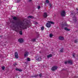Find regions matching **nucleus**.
I'll list each match as a JSON object with an SVG mask.
<instances>
[{
	"instance_id": "nucleus-1",
	"label": "nucleus",
	"mask_w": 78,
	"mask_h": 78,
	"mask_svg": "<svg viewBox=\"0 0 78 78\" xmlns=\"http://www.w3.org/2000/svg\"><path fill=\"white\" fill-rule=\"evenodd\" d=\"M17 25L19 26L21 28H23V29H26L27 27H28L29 24L27 22L26 23H23L22 21H19L17 22L16 23Z\"/></svg>"
},
{
	"instance_id": "nucleus-2",
	"label": "nucleus",
	"mask_w": 78,
	"mask_h": 78,
	"mask_svg": "<svg viewBox=\"0 0 78 78\" xmlns=\"http://www.w3.org/2000/svg\"><path fill=\"white\" fill-rule=\"evenodd\" d=\"M61 15L62 17H65L66 16V12L64 10H63L61 12Z\"/></svg>"
},
{
	"instance_id": "nucleus-3",
	"label": "nucleus",
	"mask_w": 78,
	"mask_h": 78,
	"mask_svg": "<svg viewBox=\"0 0 78 78\" xmlns=\"http://www.w3.org/2000/svg\"><path fill=\"white\" fill-rule=\"evenodd\" d=\"M58 69V67L56 66H54L51 68L52 71H55Z\"/></svg>"
},
{
	"instance_id": "nucleus-4",
	"label": "nucleus",
	"mask_w": 78,
	"mask_h": 78,
	"mask_svg": "<svg viewBox=\"0 0 78 78\" xmlns=\"http://www.w3.org/2000/svg\"><path fill=\"white\" fill-rule=\"evenodd\" d=\"M15 58H19V55H18V53L17 52H15Z\"/></svg>"
},
{
	"instance_id": "nucleus-5",
	"label": "nucleus",
	"mask_w": 78,
	"mask_h": 78,
	"mask_svg": "<svg viewBox=\"0 0 78 78\" xmlns=\"http://www.w3.org/2000/svg\"><path fill=\"white\" fill-rule=\"evenodd\" d=\"M46 25L48 28H50L51 27V24L48 23L46 24Z\"/></svg>"
},
{
	"instance_id": "nucleus-6",
	"label": "nucleus",
	"mask_w": 78,
	"mask_h": 78,
	"mask_svg": "<svg viewBox=\"0 0 78 78\" xmlns=\"http://www.w3.org/2000/svg\"><path fill=\"white\" fill-rule=\"evenodd\" d=\"M73 21L75 22H76L77 21V19H76V17H75V15H74V17L73 18Z\"/></svg>"
},
{
	"instance_id": "nucleus-7",
	"label": "nucleus",
	"mask_w": 78,
	"mask_h": 78,
	"mask_svg": "<svg viewBox=\"0 0 78 78\" xmlns=\"http://www.w3.org/2000/svg\"><path fill=\"white\" fill-rule=\"evenodd\" d=\"M47 16H48L47 13H46V12L44 13L43 15L44 17V18H47Z\"/></svg>"
},
{
	"instance_id": "nucleus-8",
	"label": "nucleus",
	"mask_w": 78,
	"mask_h": 78,
	"mask_svg": "<svg viewBox=\"0 0 78 78\" xmlns=\"http://www.w3.org/2000/svg\"><path fill=\"white\" fill-rule=\"evenodd\" d=\"M58 39H59V40H61V41H63L64 40V37L62 36H60L59 37Z\"/></svg>"
},
{
	"instance_id": "nucleus-9",
	"label": "nucleus",
	"mask_w": 78,
	"mask_h": 78,
	"mask_svg": "<svg viewBox=\"0 0 78 78\" xmlns=\"http://www.w3.org/2000/svg\"><path fill=\"white\" fill-rule=\"evenodd\" d=\"M29 54V52H25L24 53V57H27V56H28Z\"/></svg>"
},
{
	"instance_id": "nucleus-10",
	"label": "nucleus",
	"mask_w": 78,
	"mask_h": 78,
	"mask_svg": "<svg viewBox=\"0 0 78 78\" xmlns=\"http://www.w3.org/2000/svg\"><path fill=\"white\" fill-rule=\"evenodd\" d=\"M18 41L20 43H22L23 42V40L22 38H20L18 40Z\"/></svg>"
},
{
	"instance_id": "nucleus-11",
	"label": "nucleus",
	"mask_w": 78,
	"mask_h": 78,
	"mask_svg": "<svg viewBox=\"0 0 78 78\" xmlns=\"http://www.w3.org/2000/svg\"><path fill=\"white\" fill-rule=\"evenodd\" d=\"M36 60H37V61H42V58H41V57H39L37 58L36 59Z\"/></svg>"
},
{
	"instance_id": "nucleus-12",
	"label": "nucleus",
	"mask_w": 78,
	"mask_h": 78,
	"mask_svg": "<svg viewBox=\"0 0 78 78\" xmlns=\"http://www.w3.org/2000/svg\"><path fill=\"white\" fill-rule=\"evenodd\" d=\"M68 63H69V64H72V61L71 60H69L68 61Z\"/></svg>"
},
{
	"instance_id": "nucleus-13",
	"label": "nucleus",
	"mask_w": 78,
	"mask_h": 78,
	"mask_svg": "<svg viewBox=\"0 0 78 78\" xmlns=\"http://www.w3.org/2000/svg\"><path fill=\"white\" fill-rule=\"evenodd\" d=\"M48 23H50L51 24H52L53 25L55 24V23L52 21H48Z\"/></svg>"
},
{
	"instance_id": "nucleus-14",
	"label": "nucleus",
	"mask_w": 78,
	"mask_h": 78,
	"mask_svg": "<svg viewBox=\"0 0 78 78\" xmlns=\"http://www.w3.org/2000/svg\"><path fill=\"white\" fill-rule=\"evenodd\" d=\"M51 57H52V55L51 54H50L47 55V58H51Z\"/></svg>"
},
{
	"instance_id": "nucleus-15",
	"label": "nucleus",
	"mask_w": 78,
	"mask_h": 78,
	"mask_svg": "<svg viewBox=\"0 0 78 78\" xmlns=\"http://www.w3.org/2000/svg\"><path fill=\"white\" fill-rule=\"evenodd\" d=\"M13 20H17V17L16 16L13 17Z\"/></svg>"
},
{
	"instance_id": "nucleus-16",
	"label": "nucleus",
	"mask_w": 78,
	"mask_h": 78,
	"mask_svg": "<svg viewBox=\"0 0 78 78\" xmlns=\"http://www.w3.org/2000/svg\"><path fill=\"white\" fill-rule=\"evenodd\" d=\"M28 18H30V19H33V18H34V17H33V16H28Z\"/></svg>"
},
{
	"instance_id": "nucleus-17",
	"label": "nucleus",
	"mask_w": 78,
	"mask_h": 78,
	"mask_svg": "<svg viewBox=\"0 0 78 78\" xmlns=\"http://www.w3.org/2000/svg\"><path fill=\"white\" fill-rule=\"evenodd\" d=\"M64 29L66 31H70V30L69 29L67 28V27H65Z\"/></svg>"
},
{
	"instance_id": "nucleus-18",
	"label": "nucleus",
	"mask_w": 78,
	"mask_h": 78,
	"mask_svg": "<svg viewBox=\"0 0 78 78\" xmlns=\"http://www.w3.org/2000/svg\"><path fill=\"white\" fill-rule=\"evenodd\" d=\"M53 34H50V37H53Z\"/></svg>"
},
{
	"instance_id": "nucleus-19",
	"label": "nucleus",
	"mask_w": 78,
	"mask_h": 78,
	"mask_svg": "<svg viewBox=\"0 0 78 78\" xmlns=\"http://www.w3.org/2000/svg\"><path fill=\"white\" fill-rule=\"evenodd\" d=\"M27 60L28 61H31V59H30V58H27Z\"/></svg>"
},
{
	"instance_id": "nucleus-20",
	"label": "nucleus",
	"mask_w": 78,
	"mask_h": 78,
	"mask_svg": "<svg viewBox=\"0 0 78 78\" xmlns=\"http://www.w3.org/2000/svg\"><path fill=\"white\" fill-rule=\"evenodd\" d=\"M41 30H42V31L44 30V26H43L42 27H41Z\"/></svg>"
},
{
	"instance_id": "nucleus-21",
	"label": "nucleus",
	"mask_w": 78,
	"mask_h": 78,
	"mask_svg": "<svg viewBox=\"0 0 78 78\" xmlns=\"http://www.w3.org/2000/svg\"><path fill=\"white\" fill-rule=\"evenodd\" d=\"M35 41H36V39L35 38L33 39L32 40V42H34Z\"/></svg>"
},
{
	"instance_id": "nucleus-22",
	"label": "nucleus",
	"mask_w": 78,
	"mask_h": 78,
	"mask_svg": "<svg viewBox=\"0 0 78 78\" xmlns=\"http://www.w3.org/2000/svg\"><path fill=\"white\" fill-rule=\"evenodd\" d=\"M63 50H64V49H63V48H62V49L60 50V52L61 53L62 52H63Z\"/></svg>"
},
{
	"instance_id": "nucleus-23",
	"label": "nucleus",
	"mask_w": 78,
	"mask_h": 78,
	"mask_svg": "<svg viewBox=\"0 0 78 78\" xmlns=\"http://www.w3.org/2000/svg\"><path fill=\"white\" fill-rule=\"evenodd\" d=\"M19 33L20 35H22V31H20Z\"/></svg>"
},
{
	"instance_id": "nucleus-24",
	"label": "nucleus",
	"mask_w": 78,
	"mask_h": 78,
	"mask_svg": "<svg viewBox=\"0 0 78 78\" xmlns=\"http://www.w3.org/2000/svg\"><path fill=\"white\" fill-rule=\"evenodd\" d=\"M75 43H77L78 42V39H76L75 40Z\"/></svg>"
},
{
	"instance_id": "nucleus-25",
	"label": "nucleus",
	"mask_w": 78,
	"mask_h": 78,
	"mask_svg": "<svg viewBox=\"0 0 78 78\" xmlns=\"http://www.w3.org/2000/svg\"><path fill=\"white\" fill-rule=\"evenodd\" d=\"M46 2L47 3H49V1L48 0H46Z\"/></svg>"
},
{
	"instance_id": "nucleus-26",
	"label": "nucleus",
	"mask_w": 78,
	"mask_h": 78,
	"mask_svg": "<svg viewBox=\"0 0 78 78\" xmlns=\"http://www.w3.org/2000/svg\"><path fill=\"white\" fill-rule=\"evenodd\" d=\"M5 66H2V70H5Z\"/></svg>"
},
{
	"instance_id": "nucleus-27",
	"label": "nucleus",
	"mask_w": 78,
	"mask_h": 78,
	"mask_svg": "<svg viewBox=\"0 0 78 78\" xmlns=\"http://www.w3.org/2000/svg\"><path fill=\"white\" fill-rule=\"evenodd\" d=\"M67 63H68V61H66L65 62V64H67Z\"/></svg>"
},
{
	"instance_id": "nucleus-28",
	"label": "nucleus",
	"mask_w": 78,
	"mask_h": 78,
	"mask_svg": "<svg viewBox=\"0 0 78 78\" xmlns=\"http://www.w3.org/2000/svg\"><path fill=\"white\" fill-rule=\"evenodd\" d=\"M20 2V0H17V3H19Z\"/></svg>"
},
{
	"instance_id": "nucleus-29",
	"label": "nucleus",
	"mask_w": 78,
	"mask_h": 78,
	"mask_svg": "<svg viewBox=\"0 0 78 78\" xmlns=\"http://www.w3.org/2000/svg\"><path fill=\"white\" fill-rule=\"evenodd\" d=\"M38 9H40V8H41V6H38Z\"/></svg>"
},
{
	"instance_id": "nucleus-30",
	"label": "nucleus",
	"mask_w": 78,
	"mask_h": 78,
	"mask_svg": "<svg viewBox=\"0 0 78 78\" xmlns=\"http://www.w3.org/2000/svg\"><path fill=\"white\" fill-rule=\"evenodd\" d=\"M42 74L41 73H40L39 75V76L40 77H41V76H42Z\"/></svg>"
},
{
	"instance_id": "nucleus-31",
	"label": "nucleus",
	"mask_w": 78,
	"mask_h": 78,
	"mask_svg": "<svg viewBox=\"0 0 78 78\" xmlns=\"http://www.w3.org/2000/svg\"><path fill=\"white\" fill-rule=\"evenodd\" d=\"M14 66H16L17 65V63H15L13 64Z\"/></svg>"
},
{
	"instance_id": "nucleus-32",
	"label": "nucleus",
	"mask_w": 78,
	"mask_h": 78,
	"mask_svg": "<svg viewBox=\"0 0 78 78\" xmlns=\"http://www.w3.org/2000/svg\"><path fill=\"white\" fill-rule=\"evenodd\" d=\"M18 71H19V72H22V70L21 69H18Z\"/></svg>"
},
{
	"instance_id": "nucleus-33",
	"label": "nucleus",
	"mask_w": 78,
	"mask_h": 78,
	"mask_svg": "<svg viewBox=\"0 0 78 78\" xmlns=\"http://www.w3.org/2000/svg\"><path fill=\"white\" fill-rule=\"evenodd\" d=\"M12 23H14V20L12 21Z\"/></svg>"
},
{
	"instance_id": "nucleus-34",
	"label": "nucleus",
	"mask_w": 78,
	"mask_h": 78,
	"mask_svg": "<svg viewBox=\"0 0 78 78\" xmlns=\"http://www.w3.org/2000/svg\"><path fill=\"white\" fill-rule=\"evenodd\" d=\"M19 69H18V68H16V70L17 71H19Z\"/></svg>"
},
{
	"instance_id": "nucleus-35",
	"label": "nucleus",
	"mask_w": 78,
	"mask_h": 78,
	"mask_svg": "<svg viewBox=\"0 0 78 78\" xmlns=\"http://www.w3.org/2000/svg\"><path fill=\"white\" fill-rule=\"evenodd\" d=\"M34 76H35V77H37V76H38V75H35Z\"/></svg>"
},
{
	"instance_id": "nucleus-36",
	"label": "nucleus",
	"mask_w": 78,
	"mask_h": 78,
	"mask_svg": "<svg viewBox=\"0 0 78 78\" xmlns=\"http://www.w3.org/2000/svg\"><path fill=\"white\" fill-rule=\"evenodd\" d=\"M73 58H75V54H73Z\"/></svg>"
},
{
	"instance_id": "nucleus-37",
	"label": "nucleus",
	"mask_w": 78,
	"mask_h": 78,
	"mask_svg": "<svg viewBox=\"0 0 78 78\" xmlns=\"http://www.w3.org/2000/svg\"><path fill=\"white\" fill-rule=\"evenodd\" d=\"M49 5L50 6V7H51V4H49Z\"/></svg>"
},
{
	"instance_id": "nucleus-38",
	"label": "nucleus",
	"mask_w": 78,
	"mask_h": 78,
	"mask_svg": "<svg viewBox=\"0 0 78 78\" xmlns=\"http://www.w3.org/2000/svg\"><path fill=\"white\" fill-rule=\"evenodd\" d=\"M35 24H37V22H35Z\"/></svg>"
},
{
	"instance_id": "nucleus-39",
	"label": "nucleus",
	"mask_w": 78,
	"mask_h": 78,
	"mask_svg": "<svg viewBox=\"0 0 78 78\" xmlns=\"http://www.w3.org/2000/svg\"><path fill=\"white\" fill-rule=\"evenodd\" d=\"M31 77H35V76H31Z\"/></svg>"
},
{
	"instance_id": "nucleus-40",
	"label": "nucleus",
	"mask_w": 78,
	"mask_h": 78,
	"mask_svg": "<svg viewBox=\"0 0 78 78\" xmlns=\"http://www.w3.org/2000/svg\"><path fill=\"white\" fill-rule=\"evenodd\" d=\"M73 13H71V15H73Z\"/></svg>"
},
{
	"instance_id": "nucleus-41",
	"label": "nucleus",
	"mask_w": 78,
	"mask_h": 78,
	"mask_svg": "<svg viewBox=\"0 0 78 78\" xmlns=\"http://www.w3.org/2000/svg\"><path fill=\"white\" fill-rule=\"evenodd\" d=\"M29 2H31V0H29Z\"/></svg>"
},
{
	"instance_id": "nucleus-42",
	"label": "nucleus",
	"mask_w": 78,
	"mask_h": 78,
	"mask_svg": "<svg viewBox=\"0 0 78 78\" xmlns=\"http://www.w3.org/2000/svg\"><path fill=\"white\" fill-rule=\"evenodd\" d=\"M76 9V10H77V11H78V9Z\"/></svg>"
},
{
	"instance_id": "nucleus-43",
	"label": "nucleus",
	"mask_w": 78,
	"mask_h": 78,
	"mask_svg": "<svg viewBox=\"0 0 78 78\" xmlns=\"http://www.w3.org/2000/svg\"><path fill=\"white\" fill-rule=\"evenodd\" d=\"M1 2V0H0V2Z\"/></svg>"
}]
</instances>
